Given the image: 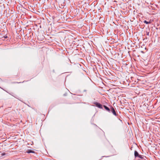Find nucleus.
<instances>
[{"label":"nucleus","instance_id":"f257e3e1","mask_svg":"<svg viewBox=\"0 0 160 160\" xmlns=\"http://www.w3.org/2000/svg\"><path fill=\"white\" fill-rule=\"evenodd\" d=\"M93 104L99 108L102 109V105L100 103L97 102H93Z\"/></svg>","mask_w":160,"mask_h":160},{"label":"nucleus","instance_id":"f03ea898","mask_svg":"<svg viewBox=\"0 0 160 160\" xmlns=\"http://www.w3.org/2000/svg\"><path fill=\"white\" fill-rule=\"evenodd\" d=\"M110 111L111 112L113 113V114L114 115H115L116 116H117V114L116 113V112L114 108L112 106L111 107Z\"/></svg>","mask_w":160,"mask_h":160},{"label":"nucleus","instance_id":"7ed1b4c3","mask_svg":"<svg viewBox=\"0 0 160 160\" xmlns=\"http://www.w3.org/2000/svg\"><path fill=\"white\" fill-rule=\"evenodd\" d=\"M103 107L107 111H108V112H110V109L109 108H108V107H107V106H106L105 105H104Z\"/></svg>","mask_w":160,"mask_h":160},{"label":"nucleus","instance_id":"20e7f679","mask_svg":"<svg viewBox=\"0 0 160 160\" xmlns=\"http://www.w3.org/2000/svg\"><path fill=\"white\" fill-rule=\"evenodd\" d=\"M139 154L136 151H134V156L135 157H138L139 156Z\"/></svg>","mask_w":160,"mask_h":160},{"label":"nucleus","instance_id":"39448f33","mask_svg":"<svg viewBox=\"0 0 160 160\" xmlns=\"http://www.w3.org/2000/svg\"><path fill=\"white\" fill-rule=\"evenodd\" d=\"M26 152L28 153H34L35 152L34 151H32L31 150H28Z\"/></svg>","mask_w":160,"mask_h":160},{"label":"nucleus","instance_id":"423d86ee","mask_svg":"<svg viewBox=\"0 0 160 160\" xmlns=\"http://www.w3.org/2000/svg\"><path fill=\"white\" fill-rule=\"evenodd\" d=\"M143 22L146 24H150V23H151V22H152V20L150 19L149 22H148V21H146V20H145Z\"/></svg>","mask_w":160,"mask_h":160},{"label":"nucleus","instance_id":"0eeeda50","mask_svg":"<svg viewBox=\"0 0 160 160\" xmlns=\"http://www.w3.org/2000/svg\"><path fill=\"white\" fill-rule=\"evenodd\" d=\"M138 157L139 158H141V159L143 158L142 157V155H140Z\"/></svg>","mask_w":160,"mask_h":160},{"label":"nucleus","instance_id":"6e6552de","mask_svg":"<svg viewBox=\"0 0 160 160\" xmlns=\"http://www.w3.org/2000/svg\"><path fill=\"white\" fill-rule=\"evenodd\" d=\"M21 82H14L13 83H21Z\"/></svg>","mask_w":160,"mask_h":160},{"label":"nucleus","instance_id":"1a4fd4ad","mask_svg":"<svg viewBox=\"0 0 160 160\" xmlns=\"http://www.w3.org/2000/svg\"><path fill=\"white\" fill-rule=\"evenodd\" d=\"M43 38H44V36H42V39H43Z\"/></svg>","mask_w":160,"mask_h":160},{"label":"nucleus","instance_id":"9d476101","mask_svg":"<svg viewBox=\"0 0 160 160\" xmlns=\"http://www.w3.org/2000/svg\"><path fill=\"white\" fill-rule=\"evenodd\" d=\"M39 36H38V39H39Z\"/></svg>","mask_w":160,"mask_h":160},{"label":"nucleus","instance_id":"9b49d317","mask_svg":"<svg viewBox=\"0 0 160 160\" xmlns=\"http://www.w3.org/2000/svg\"><path fill=\"white\" fill-rule=\"evenodd\" d=\"M147 35H149V32H148V34H147Z\"/></svg>","mask_w":160,"mask_h":160},{"label":"nucleus","instance_id":"f8f14e48","mask_svg":"<svg viewBox=\"0 0 160 160\" xmlns=\"http://www.w3.org/2000/svg\"><path fill=\"white\" fill-rule=\"evenodd\" d=\"M4 154H4V153H2V155H4Z\"/></svg>","mask_w":160,"mask_h":160},{"label":"nucleus","instance_id":"ddd939ff","mask_svg":"<svg viewBox=\"0 0 160 160\" xmlns=\"http://www.w3.org/2000/svg\"><path fill=\"white\" fill-rule=\"evenodd\" d=\"M25 82V81H24L23 82H22V83H23V82Z\"/></svg>","mask_w":160,"mask_h":160}]
</instances>
